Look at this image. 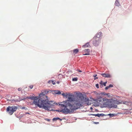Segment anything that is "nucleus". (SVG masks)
Returning <instances> with one entry per match:
<instances>
[{
	"label": "nucleus",
	"instance_id": "1",
	"mask_svg": "<svg viewBox=\"0 0 132 132\" xmlns=\"http://www.w3.org/2000/svg\"><path fill=\"white\" fill-rule=\"evenodd\" d=\"M81 97H82L81 95L74 98L69 97L68 98V100L60 102L58 104L55 103H53V102L51 101V103L53 104V106L51 107L52 110H52V107L54 106V104H55L57 105L59 104L62 107H64V108L61 110H56V111L62 112L65 114L73 113L75 110L80 108L81 107V99L80 98H81Z\"/></svg>",
	"mask_w": 132,
	"mask_h": 132
},
{
	"label": "nucleus",
	"instance_id": "2",
	"mask_svg": "<svg viewBox=\"0 0 132 132\" xmlns=\"http://www.w3.org/2000/svg\"><path fill=\"white\" fill-rule=\"evenodd\" d=\"M48 92L47 90H44L38 96H30L27 97V98L33 100V103L39 108H42L45 110H51L53 104L51 103V101H49L47 100L46 95Z\"/></svg>",
	"mask_w": 132,
	"mask_h": 132
},
{
	"label": "nucleus",
	"instance_id": "3",
	"mask_svg": "<svg viewBox=\"0 0 132 132\" xmlns=\"http://www.w3.org/2000/svg\"><path fill=\"white\" fill-rule=\"evenodd\" d=\"M98 102L101 104H103L105 107H108L110 108L113 107L116 108L117 106L114 105L112 103L111 100L106 99V98H101L98 99L97 100Z\"/></svg>",
	"mask_w": 132,
	"mask_h": 132
},
{
	"label": "nucleus",
	"instance_id": "4",
	"mask_svg": "<svg viewBox=\"0 0 132 132\" xmlns=\"http://www.w3.org/2000/svg\"><path fill=\"white\" fill-rule=\"evenodd\" d=\"M62 95L64 97H66V96L67 97H68V98L69 97L73 98H75V97H78L79 96L81 95L82 96V97H81V107L82 106V100L84 98V97L83 96H82V94H78V95L76 96H74V95L73 94H68L67 95H66L65 94V93H63L62 94Z\"/></svg>",
	"mask_w": 132,
	"mask_h": 132
},
{
	"label": "nucleus",
	"instance_id": "5",
	"mask_svg": "<svg viewBox=\"0 0 132 132\" xmlns=\"http://www.w3.org/2000/svg\"><path fill=\"white\" fill-rule=\"evenodd\" d=\"M17 109V107L15 106L12 107L9 106L7 108L6 110L8 112L9 114L12 115L14 112Z\"/></svg>",
	"mask_w": 132,
	"mask_h": 132
},
{
	"label": "nucleus",
	"instance_id": "6",
	"mask_svg": "<svg viewBox=\"0 0 132 132\" xmlns=\"http://www.w3.org/2000/svg\"><path fill=\"white\" fill-rule=\"evenodd\" d=\"M102 33L101 32H100L98 33H97L96 35L94 37V44L96 45H97V44H96L95 42L96 40H101V39L100 38L102 36Z\"/></svg>",
	"mask_w": 132,
	"mask_h": 132
},
{
	"label": "nucleus",
	"instance_id": "7",
	"mask_svg": "<svg viewBox=\"0 0 132 132\" xmlns=\"http://www.w3.org/2000/svg\"><path fill=\"white\" fill-rule=\"evenodd\" d=\"M90 51L89 49H85L83 51V53H85V54H84V55H89V53L90 52Z\"/></svg>",
	"mask_w": 132,
	"mask_h": 132
},
{
	"label": "nucleus",
	"instance_id": "8",
	"mask_svg": "<svg viewBox=\"0 0 132 132\" xmlns=\"http://www.w3.org/2000/svg\"><path fill=\"white\" fill-rule=\"evenodd\" d=\"M101 75L105 78H109L111 77V75L109 73H101Z\"/></svg>",
	"mask_w": 132,
	"mask_h": 132
},
{
	"label": "nucleus",
	"instance_id": "9",
	"mask_svg": "<svg viewBox=\"0 0 132 132\" xmlns=\"http://www.w3.org/2000/svg\"><path fill=\"white\" fill-rule=\"evenodd\" d=\"M92 40H93V41H92L93 44V45L94 46H98L101 42V40H98V41L96 40V42H95V43H96V44H97V45H96L95 44H94V37L93 38Z\"/></svg>",
	"mask_w": 132,
	"mask_h": 132
},
{
	"label": "nucleus",
	"instance_id": "10",
	"mask_svg": "<svg viewBox=\"0 0 132 132\" xmlns=\"http://www.w3.org/2000/svg\"><path fill=\"white\" fill-rule=\"evenodd\" d=\"M112 103L114 104H119L122 103L121 101H119L116 100H112Z\"/></svg>",
	"mask_w": 132,
	"mask_h": 132
},
{
	"label": "nucleus",
	"instance_id": "11",
	"mask_svg": "<svg viewBox=\"0 0 132 132\" xmlns=\"http://www.w3.org/2000/svg\"><path fill=\"white\" fill-rule=\"evenodd\" d=\"M19 100H15V101L16 102H19L21 101L22 100H25L27 98V97H22L21 98H20V97H19Z\"/></svg>",
	"mask_w": 132,
	"mask_h": 132
},
{
	"label": "nucleus",
	"instance_id": "12",
	"mask_svg": "<svg viewBox=\"0 0 132 132\" xmlns=\"http://www.w3.org/2000/svg\"><path fill=\"white\" fill-rule=\"evenodd\" d=\"M92 115H94L96 116H97L98 117H100V116H103L104 115V114H92Z\"/></svg>",
	"mask_w": 132,
	"mask_h": 132
},
{
	"label": "nucleus",
	"instance_id": "13",
	"mask_svg": "<svg viewBox=\"0 0 132 132\" xmlns=\"http://www.w3.org/2000/svg\"><path fill=\"white\" fill-rule=\"evenodd\" d=\"M89 46V43H87L85 44V45L82 46V47L84 48H86V47H88Z\"/></svg>",
	"mask_w": 132,
	"mask_h": 132
},
{
	"label": "nucleus",
	"instance_id": "14",
	"mask_svg": "<svg viewBox=\"0 0 132 132\" xmlns=\"http://www.w3.org/2000/svg\"><path fill=\"white\" fill-rule=\"evenodd\" d=\"M113 86L112 85L110 84L108 86H107L105 88V89L106 90H107L110 87H113Z\"/></svg>",
	"mask_w": 132,
	"mask_h": 132
},
{
	"label": "nucleus",
	"instance_id": "15",
	"mask_svg": "<svg viewBox=\"0 0 132 132\" xmlns=\"http://www.w3.org/2000/svg\"><path fill=\"white\" fill-rule=\"evenodd\" d=\"M78 49H76L73 50V53L75 54H76L78 53Z\"/></svg>",
	"mask_w": 132,
	"mask_h": 132
},
{
	"label": "nucleus",
	"instance_id": "16",
	"mask_svg": "<svg viewBox=\"0 0 132 132\" xmlns=\"http://www.w3.org/2000/svg\"><path fill=\"white\" fill-rule=\"evenodd\" d=\"M60 120L61 121L62 119H61L57 117V118H54L53 119V121H56L58 120Z\"/></svg>",
	"mask_w": 132,
	"mask_h": 132
},
{
	"label": "nucleus",
	"instance_id": "17",
	"mask_svg": "<svg viewBox=\"0 0 132 132\" xmlns=\"http://www.w3.org/2000/svg\"><path fill=\"white\" fill-rule=\"evenodd\" d=\"M48 83L50 84H51V83H52L53 85H55V82L52 80L49 81Z\"/></svg>",
	"mask_w": 132,
	"mask_h": 132
},
{
	"label": "nucleus",
	"instance_id": "18",
	"mask_svg": "<svg viewBox=\"0 0 132 132\" xmlns=\"http://www.w3.org/2000/svg\"><path fill=\"white\" fill-rule=\"evenodd\" d=\"M54 93L56 94H60L61 93L60 91L57 90H55L54 91Z\"/></svg>",
	"mask_w": 132,
	"mask_h": 132
},
{
	"label": "nucleus",
	"instance_id": "19",
	"mask_svg": "<svg viewBox=\"0 0 132 132\" xmlns=\"http://www.w3.org/2000/svg\"><path fill=\"white\" fill-rule=\"evenodd\" d=\"M115 5L117 6H119V4L118 2V1H116V2L115 3Z\"/></svg>",
	"mask_w": 132,
	"mask_h": 132
},
{
	"label": "nucleus",
	"instance_id": "20",
	"mask_svg": "<svg viewBox=\"0 0 132 132\" xmlns=\"http://www.w3.org/2000/svg\"><path fill=\"white\" fill-rule=\"evenodd\" d=\"M105 95H106L107 96L109 97H110L111 96V94L109 93L106 94ZM111 95H112V94H111Z\"/></svg>",
	"mask_w": 132,
	"mask_h": 132
},
{
	"label": "nucleus",
	"instance_id": "21",
	"mask_svg": "<svg viewBox=\"0 0 132 132\" xmlns=\"http://www.w3.org/2000/svg\"><path fill=\"white\" fill-rule=\"evenodd\" d=\"M72 81H77V78H74L72 79Z\"/></svg>",
	"mask_w": 132,
	"mask_h": 132
},
{
	"label": "nucleus",
	"instance_id": "22",
	"mask_svg": "<svg viewBox=\"0 0 132 132\" xmlns=\"http://www.w3.org/2000/svg\"><path fill=\"white\" fill-rule=\"evenodd\" d=\"M29 87L30 88L32 89L33 87V86L32 85H31L29 86Z\"/></svg>",
	"mask_w": 132,
	"mask_h": 132
},
{
	"label": "nucleus",
	"instance_id": "23",
	"mask_svg": "<svg viewBox=\"0 0 132 132\" xmlns=\"http://www.w3.org/2000/svg\"><path fill=\"white\" fill-rule=\"evenodd\" d=\"M98 84H96V88H99V86H98Z\"/></svg>",
	"mask_w": 132,
	"mask_h": 132
},
{
	"label": "nucleus",
	"instance_id": "24",
	"mask_svg": "<svg viewBox=\"0 0 132 132\" xmlns=\"http://www.w3.org/2000/svg\"><path fill=\"white\" fill-rule=\"evenodd\" d=\"M107 83V82L106 81L104 83H103V85H104V86H106V84Z\"/></svg>",
	"mask_w": 132,
	"mask_h": 132
},
{
	"label": "nucleus",
	"instance_id": "25",
	"mask_svg": "<svg viewBox=\"0 0 132 132\" xmlns=\"http://www.w3.org/2000/svg\"><path fill=\"white\" fill-rule=\"evenodd\" d=\"M100 84L102 85L103 84V82L102 81H101V82H100Z\"/></svg>",
	"mask_w": 132,
	"mask_h": 132
},
{
	"label": "nucleus",
	"instance_id": "26",
	"mask_svg": "<svg viewBox=\"0 0 132 132\" xmlns=\"http://www.w3.org/2000/svg\"><path fill=\"white\" fill-rule=\"evenodd\" d=\"M21 90L22 89L21 88H19L18 89V90L19 91H21Z\"/></svg>",
	"mask_w": 132,
	"mask_h": 132
},
{
	"label": "nucleus",
	"instance_id": "27",
	"mask_svg": "<svg viewBox=\"0 0 132 132\" xmlns=\"http://www.w3.org/2000/svg\"><path fill=\"white\" fill-rule=\"evenodd\" d=\"M109 115H110L111 116H113V114H108Z\"/></svg>",
	"mask_w": 132,
	"mask_h": 132
},
{
	"label": "nucleus",
	"instance_id": "28",
	"mask_svg": "<svg viewBox=\"0 0 132 132\" xmlns=\"http://www.w3.org/2000/svg\"><path fill=\"white\" fill-rule=\"evenodd\" d=\"M97 76V75L96 74H94L93 75V76L94 77H96Z\"/></svg>",
	"mask_w": 132,
	"mask_h": 132
},
{
	"label": "nucleus",
	"instance_id": "29",
	"mask_svg": "<svg viewBox=\"0 0 132 132\" xmlns=\"http://www.w3.org/2000/svg\"><path fill=\"white\" fill-rule=\"evenodd\" d=\"M26 108L25 107H23L22 108V109H26Z\"/></svg>",
	"mask_w": 132,
	"mask_h": 132
},
{
	"label": "nucleus",
	"instance_id": "30",
	"mask_svg": "<svg viewBox=\"0 0 132 132\" xmlns=\"http://www.w3.org/2000/svg\"><path fill=\"white\" fill-rule=\"evenodd\" d=\"M78 71L79 72H82L80 70H78Z\"/></svg>",
	"mask_w": 132,
	"mask_h": 132
},
{
	"label": "nucleus",
	"instance_id": "31",
	"mask_svg": "<svg viewBox=\"0 0 132 132\" xmlns=\"http://www.w3.org/2000/svg\"><path fill=\"white\" fill-rule=\"evenodd\" d=\"M94 123L95 124H98L99 123V122H95Z\"/></svg>",
	"mask_w": 132,
	"mask_h": 132
},
{
	"label": "nucleus",
	"instance_id": "32",
	"mask_svg": "<svg viewBox=\"0 0 132 132\" xmlns=\"http://www.w3.org/2000/svg\"><path fill=\"white\" fill-rule=\"evenodd\" d=\"M98 78V77H96L95 78H94V80H95L96 79H97Z\"/></svg>",
	"mask_w": 132,
	"mask_h": 132
},
{
	"label": "nucleus",
	"instance_id": "33",
	"mask_svg": "<svg viewBox=\"0 0 132 132\" xmlns=\"http://www.w3.org/2000/svg\"><path fill=\"white\" fill-rule=\"evenodd\" d=\"M26 114H29V113L28 112H26Z\"/></svg>",
	"mask_w": 132,
	"mask_h": 132
},
{
	"label": "nucleus",
	"instance_id": "34",
	"mask_svg": "<svg viewBox=\"0 0 132 132\" xmlns=\"http://www.w3.org/2000/svg\"><path fill=\"white\" fill-rule=\"evenodd\" d=\"M59 81H57V83L58 84H59Z\"/></svg>",
	"mask_w": 132,
	"mask_h": 132
}]
</instances>
